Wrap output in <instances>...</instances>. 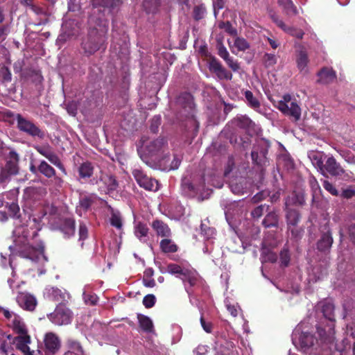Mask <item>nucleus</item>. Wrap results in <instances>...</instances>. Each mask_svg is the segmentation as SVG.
Returning <instances> with one entry per match:
<instances>
[{
  "label": "nucleus",
  "instance_id": "24",
  "mask_svg": "<svg viewBox=\"0 0 355 355\" xmlns=\"http://www.w3.org/2000/svg\"><path fill=\"white\" fill-rule=\"evenodd\" d=\"M177 103L188 113L191 112L195 106L193 96L189 93H183L180 95Z\"/></svg>",
  "mask_w": 355,
  "mask_h": 355
},
{
  "label": "nucleus",
  "instance_id": "20",
  "mask_svg": "<svg viewBox=\"0 0 355 355\" xmlns=\"http://www.w3.org/2000/svg\"><path fill=\"white\" fill-rule=\"evenodd\" d=\"M44 295L46 298L56 302L65 301L66 297H68L66 292H62L60 289L55 287L46 288Z\"/></svg>",
  "mask_w": 355,
  "mask_h": 355
},
{
  "label": "nucleus",
  "instance_id": "23",
  "mask_svg": "<svg viewBox=\"0 0 355 355\" xmlns=\"http://www.w3.org/2000/svg\"><path fill=\"white\" fill-rule=\"evenodd\" d=\"M272 21L283 31L286 33L296 37L297 38L301 39L303 37L304 33L301 30H298L292 27L286 26L284 21L279 19L277 15H271Z\"/></svg>",
  "mask_w": 355,
  "mask_h": 355
},
{
  "label": "nucleus",
  "instance_id": "6",
  "mask_svg": "<svg viewBox=\"0 0 355 355\" xmlns=\"http://www.w3.org/2000/svg\"><path fill=\"white\" fill-rule=\"evenodd\" d=\"M292 340L298 350L307 353L314 345L316 339L311 333L302 331L301 326H297L293 333Z\"/></svg>",
  "mask_w": 355,
  "mask_h": 355
},
{
  "label": "nucleus",
  "instance_id": "42",
  "mask_svg": "<svg viewBox=\"0 0 355 355\" xmlns=\"http://www.w3.org/2000/svg\"><path fill=\"white\" fill-rule=\"evenodd\" d=\"M201 234L203 235L205 239H211L214 238L216 232L215 230L212 227H208L205 223H202L200 225Z\"/></svg>",
  "mask_w": 355,
  "mask_h": 355
},
{
  "label": "nucleus",
  "instance_id": "26",
  "mask_svg": "<svg viewBox=\"0 0 355 355\" xmlns=\"http://www.w3.org/2000/svg\"><path fill=\"white\" fill-rule=\"evenodd\" d=\"M152 227L157 236L168 237L171 235V230L168 225L161 220H155L152 223Z\"/></svg>",
  "mask_w": 355,
  "mask_h": 355
},
{
  "label": "nucleus",
  "instance_id": "34",
  "mask_svg": "<svg viewBox=\"0 0 355 355\" xmlns=\"http://www.w3.org/2000/svg\"><path fill=\"white\" fill-rule=\"evenodd\" d=\"M37 170L48 178H52L55 175V169L45 161H42L40 162Z\"/></svg>",
  "mask_w": 355,
  "mask_h": 355
},
{
  "label": "nucleus",
  "instance_id": "32",
  "mask_svg": "<svg viewBox=\"0 0 355 355\" xmlns=\"http://www.w3.org/2000/svg\"><path fill=\"white\" fill-rule=\"evenodd\" d=\"M61 230L67 237L73 236L75 233V221L72 218H67L63 221Z\"/></svg>",
  "mask_w": 355,
  "mask_h": 355
},
{
  "label": "nucleus",
  "instance_id": "35",
  "mask_svg": "<svg viewBox=\"0 0 355 355\" xmlns=\"http://www.w3.org/2000/svg\"><path fill=\"white\" fill-rule=\"evenodd\" d=\"M140 327L146 332H151L153 330V324L151 319L143 315H138Z\"/></svg>",
  "mask_w": 355,
  "mask_h": 355
},
{
  "label": "nucleus",
  "instance_id": "58",
  "mask_svg": "<svg viewBox=\"0 0 355 355\" xmlns=\"http://www.w3.org/2000/svg\"><path fill=\"white\" fill-rule=\"evenodd\" d=\"M265 209H266V206L265 205H260V206L256 207L252 211V216L254 218H259L260 216H261L263 215Z\"/></svg>",
  "mask_w": 355,
  "mask_h": 355
},
{
  "label": "nucleus",
  "instance_id": "21",
  "mask_svg": "<svg viewBox=\"0 0 355 355\" xmlns=\"http://www.w3.org/2000/svg\"><path fill=\"white\" fill-rule=\"evenodd\" d=\"M296 63L300 72L306 73L308 72L309 58L304 47L301 46L296 54Z\"/></svg>",
  "mask_w": 355,
  "mask_h": 355
},
{
  "label": "nucleus",
  "instance_id": "37",
  "mask_svg": "<svg viewBox=\"0 0 355 355\" xmlns=\"http://www.w3.org/2000/svg\"><path fill=\"white\" fill-rule=\"evenodd\" d=\"M278 216L275 212L268 213L263 220V225L266 227L277 226Z\"/></svg>",
  "mask_w": 355,
  "mask_h": 355
},
{
  "label": "nucleus",
  "instance_id": "45",
  "mask_svg": "<svg viewBox=\"0 0 355 355\" xmlns=\"http://www.w3.org/2000/svg\"><path fill=\"white\" fill-rule=\"evenodd\" d=\"M156 302L155 296L153 294L146 295L143 299V304L146 308H152Z\"/></svg>",
  "mask_w": 355,
  "mask_h": 355
},
{
  "label": "nucleus",
  "instance_id": "25",
  "mask_svg": "<svg viewBox=\"0 0 355 355\" xmlns=\"http://www.w3.org/2000/svg\"><path fill=\"white\" fill-rule=\"evenodd\" d=\"M318 81L322 84L330 83L336 78L335 72L331 69L329 68H324L320 70L318 73Z\"/></svg>",
  "mask_w": 355,
  "mask_h": 355
},
{
  "label": "nucleus",
  "instance_id": "53",
  "mask_svg": "<svg viewBox=\"0 0 355 355\" xmlns=\"http://www.w3.org/2000/svg\"><path fill=\"white\" fill-rule=\"evenodd\" d=\"M218 55L223 60L227 59L230 56L229 52L227 51L226 47L224 46L221 43L218 44Z\"/></svg>",
  "mask_w": 355,
  "mask_h": 355
},
{
  "label": "nucleus",
  "instance_id": "17",
  "mask_svg": "<svg viewBox=\"0 0 355 355\" xmlns=\"http://www.w3.org/2000/svg\"><path fill=\"white\" fill-rule=\"evenodd\" d=\"M16 300L19 306L25 310L33 311L37 305L36 298L28 293H19Z\"/></svg>",
  "mask_w": 355,
  "mask_h": 355
},
{
  "label": "nucleus",
  "instance_id": "41",
  "mask_svg": "<svg viewBox=\"0 0 355 355\" xmlns=\"http://www.w3.org/2000/svg\"><path fill=\"white\" fill-rule=\"evenodd\" d=\"M249 46V44L245 39L236 37L234 39L232 47L236 48L239 51H244L248 49Z\"/></svg>",
  "mask_w": 355,
  "mask_h": 355
},
{
  "label": "nucleus",
  "instance_id": "46",
  "mask_svg": "<svg viewBox=\"0 0 355 355\" xmlns=\"http://www.w3.org/2000/svg\"><path fill=\"white\" fill-rule=\"evenodd\" d=\"M228 67L234 72L239 71L240 69V64L237 60H234L232 58L229 56L227 59L224 60Z\"/></svg>",
  "mask_w": 355,
  "mask_h": 355
},
{
  "label": "nucleus",
  "instance_id": "18",
  "mask_svg": "<svg viewBox=\"0 0 355 355\" xmlns=\"http://www.w3.org/2000/svg\"><path fill=\"white\" fill-rule=\"evenodd\" d=\"M276 245V243H270L268 238H266L262 244L261 260L263 262H271L276 261L277 257V254L272 252L268 247H272Z\"/></svg>",
  "mask_w": 355,
  "mask_h": 355
},
{
  "label": "nucleus",
  "instance_id": "63",
  "mask_svg": "<svg viewBox=\"0 0 355 355\" xmlns=\"http://www.w3.org/2000/svg\"><path fill=\"white\" fill-rule=\"evenodd\" d=\"M347 334L350 336L355 338V322H352L351 324H347Z\"/></svg>",
  "mask_w": 355,
  "mask_h": 355
},
{
  "label": "nucleus",
  "instance_id": "54",
  "mask_svg": "<svg viewBox=\"0 0 355 355\" xmlns=\"http://www.w3.org/2000/svg\"><path fill=\"white\" fill-rule=\"evenodd\" d=\"M280 260L281 263L284 266H287L289 261H290V256L288 251L287 250H284L280 253Z\"/></svg>",
  "mask_w": 355,
  "mask_h": 355
},
{
  "label": "nucleus",
  "instance_id": "36",
  "mask_svg": "<svg viewBox=\"0 0 355 355\" xmlns=\"http://www.w3.org/2000/svg\"><path fill=\"white\" fill-rule=\"evenodd\" d=\"M78 172L81 178H87L92 176L93 173V167L90 163L85 162L80 165Z\"/></svg>",
  "mask_w": 355,
  "mask_h": 355
},
{
  "label": "nucleus",
  "instance_id": "31",
  "mask_svg": "<svg viewBox=\"0 0 355 355\" xmlns=\"http://www.w3.org/2000/svg\"><path fill=\"white\" fill-rule=\"evenodd\" d=\"M309 157L319 171H322L324 165V154L322 153L310 152L309 153Z\"/></svg>",
  "mask_w": 355,
  "mask_h": 355
},
{
  "label": "nucleus",
  "instance_id": "40",
  "mask_svg": "<svg viewBox=\"0 0 355 355\" xmlns=\"http://www.w3.org/2000/svg\"><path fill=\"white\" fill-rule=\"evenodd\" d=\"M110 223L112 226L115 227L117 229H121L122 227L123 223L121 216L119 212L114 211H112L110 217Z\"/></svg>",
  "mask_w": 355,
  "mask_h": 355
},
{
  "label": "nucleus",
  "instance_id": "43",
  "mask_svg": "<svg viewBox=\"0 0 355 355\" xmlns=\"http://www.w3.org/2000/svg\"><path fill=\"white\" fill-rule=\"evenodd\" d=\"M144 7L148 12H154L159 5L158 0H145Z\"/></svg>",
  "mask_w": 355,
  "mask_h": 355
},
{
  "label": "nucleus",
  "instance_id": "52",
  "mask_svg": "<svg viewBox=\"0 0 355 355\" xmlns=\"http://www.w3.org/2000/svg\"><path fill=\"white\" fill-rule=\"evenodd\" d=\"M0 73L4 82H10L12 79V75L8 67H2L0 69Z\"/></svg>",
  "mask_w": 355,
  "mask_h": 355
},
{
  "label": "nucleus",
  "instance_id": "22",
  "mask_svg": "<svg viewBox=\"0 0 355 355\" xmlns=\"http://www.w3.org/2000/svg\"><path fill=\"white\" fill-rule=\"evenodd\" d=\"M149 229L146 223L135 222L134 225L135 236L142 243H147L149 238Z\"/></svg>",
  "mask_w": 355,
  "mask_h": 355
},
{
  "label": "nucleus",
  "instance_id": "61",
  "mask_svg": "<svg viewBox=\"0 0 355 355\" xmlns=\"http://www.w3.org/2000/svg\"><path fill=\"white\" fill-rule=\"evenodd\" d=\"M103 6L107 8H114L119 4L120 0H101Z\"/></svg>",
  "mask_w": 355,
  "mask_h": 355
},
{
  "label": "nucleus",
  "instance_id": "30",
  "mask_svg": "<svg viewBox=\"0 0 355 355\" xmlns=\"http://www.w3.org/2000/svg\"><path fill=\"white\" fill-rule=\"evenodd\" d=\"M166 164L164 162H161L159 164L164 166V168L166 170H175L177 169L181 162L180 158L177 155H173V159H171L169 153L166 155V157L165 159Z\"/></svg>",
  "mask_w": 355,
  "mask_h": 355
},
{
  "label": "nucleus",
  "instance_id": "27",
  "mask_svg": "<svg viewBox=\"0 0 355 355\" xmlns=\"http://www.w3.org/2000/svg\"><path fill=\"white\" fill-rule=\"evenodd\" d=\"M100 182L105 185V192H110L116 190L118 184L115 178L110 175L102 174L100 178Z\"/></svg>",
  "mask_w": 355,
  "mask_h": 355
},
{
  "label": "nucleus",
  "instance_id": "39",
  "mask_svg": "<svg viewBox=\"0 0 355 355\" xmlns=\"http://www.w3.org/2000/svg\"><path fill=\"white\" fill-rule=\"evenodd\" d=\"M245 97L248 102V104L253 109L257 110L260 106V103L257 98H255L253 94L250 91L245 92Z\"/></svg>",
  "mask_w": 355,
  "mask_h": 355
},
{
  "label": "nucleus",
  "instance_id": "12",
  "mask_svg": "<svg viewBox=\"0 0 355 355\" xmlns=\"http://www.w3.org/2000/svg\"><path fill=\"white\" fill-rule=\"evenodd\" d=\"M132 175L139 185L146 190L156 191L159 189L158 182L156 180L147 176L140 169L135 168L132 171Z\"/></svg>",
  "mask_w": 355,
  "mask_h": 355
},
{
  "label": "nucleus",
  "instance_id": "11",
  "mask_svg": "<svg viewBox=\"0 0 355 355\" xmlns=\"http://www.w3.org/2000/svg\"><path fill=\"white\" fill-rule=\"evenodd\" d=\"M48 318L56 325H66L71 322L72 313L64 305L60 304L53 313L48 315Z\"/></svg>",
  "mask_w": 355,
  "mask_h": 355
},
{
  "label": "nucleus",
  "instance_id": "51",
  "mask_svg": "<svg viewBox=\"0 0 355 355\" xmlns=\"http://www.w3.org/2000/svg\"><path fill=\"white\" fill-rule=\"evenodd\" d=\"M205 8L203 6H196L193 10L194 17L196 19H202L205 14Z\"/></svg>",
  "mask_w": 355,
  "mask_h": 355
},
{
  "label": "nucleus",
  "instance_id": "9",
  "mask_svg": "<svg viewBox=\"0 0 355 355\" xmlns=\"http://www.w3.org/2000/svg\"><path fill=\"white\" fill-rule=\"evenodd\" d=\"M0 314L5 318L8 326L14 332L19 335L28 333L27 327L23 319L19 315L2 306H0Z\"/></svg>",
  "mask_w": 355,
  "mask_h": 355
},
{
  "label": "nucleus",
  "instance_id": "13",
  "mask_svg": "<svg viewBox=\"0 0 355 355\" xmlns=\"http://www.w3.org/2000/svg\"><path fill=\"white\" fill-rule=\"evenodd\" d=\"M35 149L42 155L45 157L49 161L57 166L62 172L67 174L66 170L58 155L52 150L49 145L35 146Z\"/></svg>",
  "mask_w": 355,
  "mask_h": 355
},
{
  "label": "nucleus",
  "instance_id": "64",
  "mask_svg": "<svg viewBox=\"0 0 355 355\" xmlns=\"http://www.w3.org/2000/svg\"><path fill=\"white\" fill-rule=\"evenodd\" d=\"M225 0H214V14L216 15V10L223 8Z\"/></svg>",
  "mask_w": 355,
  "mask_h": 355
},
{
  "label": "nucleus",
  "instance_id": "15",
  "mask_svg": "<svg viewBox=\"0 0 355 355\" xmlns=\"http://www.w3.org/2000/svg\"><path fill=\"white\" fill-rule=\"evenodd\" d=\"M320 172L324 176H326V173H329L332 176H340L345 173V171L334 157H329L325 160L322 171Z\"/></svg>",
  "mask_w": 355,
  "mask_h": 355
},
{
  "label": "nucleus",
  "instance_id": "16",
  "mask_svg": "<svg viewBox=\"0 0 355 355\" xmlns=\"http://www.w3.org/2000/svg\"><path fill=\"white\" fill-rule=\"evenodd\" d=\"M14 343L17 349L21 351L24 355H39L40 354L39 352L35 353L34 351H31L28 345L31 344V339L28 333L15 337Z\"/></svg>",
  "mask_w": 355,
  "mask_h": 355
},
{
  "label": "nucleus",
  "instance_id": "14",
  "mask_svg": "<svg viewBox=\"0 0 355 355\" xmlns=\"http://www.w3.org/2000/svg\"><path fill=\"white\" fill-rule=\"evenodd\" d=\"M17 121L18 128L21 131L24 132L33 137H37L41 139L44 137V132H42L39 129V128H37L31 121L22 117L19 114H18L17 116Z\"/></svg>",
  "mask_w": 355,
  "mask_h": 355
},
{
  "label": "nucleus",
  "instance_id": "47",
  "mask_svg": "<svg viewBox=\"0 0 355 355\" xmlns=\"http://www.w3.org/2000/svg\"><path fill=\"white\" fill-rule=\"evenodd\" d=\"M322 186L327 191H329L331 195L337 196H338V191L336 189V187L330 183L329 181L324 180L322 181Z\"/></svg>",
  "mask_w": 355,
  "mask_h": 355
},
{
  "label": "nucleus",
  "instance_id": "29",
  "mask_svg": "<svg viewBox=\"0 0 355 355\" xmlns=\"http://www.w3.org/2000/svg\"><path fill=\"white\" fill-rule=\"evenodd\" d=\"M68 350L64 355H85L80 344L73 339H69L67 343Z\"/></svg>",
  "mask_w": 355,
  "mask_h": 355
},
{
  "label": "nucleus",
  "instance_id": "59",
  "mask_svg": "<svg viewBox=\"0 0 355 355\" xmlns=\"http://www.w3.org/2000/svg\"><path fill=\"white\" fill-rule=\"evenodd\" d=\"M160 120L161 119L159 116H155L152 120L150 130L154 133L157 132L158 127L160 124Z\"/></svg>",
  "mask_w": 355,
  "mask_h": 355
},
{
  "label": "nucleus",
  "instance_id": "8",
  "mask_svg": "<svg viewBox=\"0 0 355 355\" xmlns=\"http://www.w3.org/2000/svg\"><path fill=\"white\" fill-rule=\"evenodd\" d=\"M276 107L284 114L292 117L295 121L301 117V108L297 100L289 94L284 95Z\"/></svg>",
  "mask_w": 355,
  "mask_h": 355
},
{
  "label": "nucleus",
  "instance_id": "5",
  "mask_svg": "<svg viewBox=\"0 0 355 355\" xmlns=\"http://www.w3.org/2000/svg\"><path fill=\"white\" fill-rule=\"evenodd\" d=\"M182 186L184 191L189 196L194 197L199 194L198 199L200 200L207 198L211 193L209 189H205L203 177L194 179L191 182L184 179L182 181Z\"/></svg>",
  "mask_w": 355,
  "mask_h": 355
},
{
  "label": "nucleus",
  "instance_id": "60",
  "mask_svg": "<svg viewBox=\"0 0 355 355\" xmlns=\"http://www.w3.org/2000/svg\"><path fill=\"white\" fill-rule=\"evenodd\" d=\"M208 351L206 345H198L193 351L195 355H205Z\"/></svg>",
  "mask_w": 355,
  "mask_h": 355
},
{
  "label": "nucleus",
  "instance_id": "57",
  "mask_svg": "<svg viewBox=\"0 0 355 355\" xmlns=\"http://www.w3.org/2000/svg\"><path fill=\"white\" fill-rule=\"evenodd\" d=\"M265 62L268 66L274 65L277 62V58L274 54L267 53L265 55Z\"/></svg>",
  "mask_w": 355,
  "mask_h": 355
},
{
  "label": "nucleus",
  "instance_id": "28",
  "mask_svg": "<svg viewBox=\"0 0 355 355\" xmlns=\"http://www.w3.org/2000/svg\"><path fill=\"white\" fill-rule=\"evenodd\" d=\"M333 238L329 229L324 232L321 236V239L318 242V248L320 251H324L328 250L332 245Z\"/></svg>",
  "mask_w": 355,
  "mask_h": 355
},
{
  "label": "nucleus",
  "instance_id": "49",
  "mask_svg": "<svg viewBox=\"0 0 355 355\" xmlns=\"http://www.w3.org/2000/svg\"><path fill=\"white\" fill-rule=\"evenodd\" d=\"M13 349L12 346L9 342L4 340L0 346V352L4 355H8Z\"/></svg>",
  "mask_w": 355,
  "mask_h": 355
},
{
  "label": "nucleus",
  "instance_id": "50",
  "mask_svg": "<svg viewBox=\"0 0 355 355\" xmlns=\"http://www.w3.org/2000/svg\"><path fill=\"white\" fill-rule=\"evenodd\" d=\"M216 76L220 78V79H225V80H232V74L228 71L225 68H224L223 67H222V69L216 73Z\"/></svg>",
  "mask_w": 355,
  "mask_h": 355
},
{
  "label": "nucleus",
  "instance_id": "2",
  "mask_svg": "<svg viewBox=\"0 0 355 355\" xmlns=\"http://www.w3.org/2000/svg\"><path fill=\"white\" fill-rule=\"evenodd\" d=\"M140 143L141 145L138 148L139 153L143 152L154 160L159 163L164 162L166 164L165 159L169 152L167 142L164 138H159L150 141L142 138Z\"/></svg>",
  "mask_w": 355,
  "mask_h": 355
},
{
  "label": "nucleus",
  "instance_id": "55",
  "mask_svg": "<svg viewBox=\"0 0 355 355\" xmlns=\"http://www.w3.org/2000/svg\"><path fill=\"white\" fill-rule=\"evenodd\" d=\"M79 239L85 240L87 237V227L83 223H80L79 225Z\"/></svg>",
  "mask_w": 355,
  "mask_h": 355
},
{
  "label": "nucleus",
  "instance_id": "62",
  "mask_svg": "<svg viewBox=\"0 0 355 355\" xmlns=\"http://www.w3.org/2000/svg\"><path fill=\"white\" fill-rule=\"evenodd\" d=\"M200 323H201L202 327L203 328V329L206 332H207V333L211 332V329H212V324H211V323L206 322L204 320L202 317H201V318H200Z\"/></svg>",
  "mask_w": 355,
  "mask_h": 355
},
{
  "label": "nucleus",
  "instance_id": "19",
  "mask_svg": "<svg viewBox=\"0 0 355 355\" xmlns=\"http://www.w3.org/2000/svg\"><path fill=\"white\" fill-rule=\"evenodd\" d=\"M44 345L49 352L55 354L60 348V340L54 333H47L44 337Z\"/></svg>",
  "mask_w": 355,
  "mask_h": 355
},
{
  "label": "nucleus",
  "instance_id": "48",
  "mask_svg": "<svg viewBox=\"0 0 355 355\" xmlns=\"http://www.w3.org/2000/svg\"><path fill=\"white\" fill-rule=\"evenodd\" d=\"M86 288H87V286H85L84 288V291L83 293V299H84L85 302L87 304H95L97 302V296L95 295H87L86 293V291H87Z\"/></svg>",
  "mask_w": 355,
  "mask_h": 355
},
{
  "label": "nucleus",
  "instance_id": "10",
  "mask_svg": "<svg viewBox=\"0 0 355 355\" xmlns=\"http://www.w3.org/2000/svg\"><path fill=\"white\" fill-rule=\"evenodd\" d=\"M321 309L323 315L329 321V324L324 329L318 327V331L322 337H331L334 334V304L330 302H324L322 303Z\"/></svg>",
  "mask_w": 355,
  "mask_h": 355
},
{
  "label": "nucleus",
  "instance_id": "44",
  "mask_svg": "<svg viewBox=\"0 0 355 355\" xmlns=\"http://www.w3.org/2000/svg\"><path fill=\"white\" fill-rule=\"evenodd\" d=\"M225 304L227 307V309L232 316L236 317L238 315L241 311V309L239 307L237 304H231L228 299L225 300Z\"/></svg>",
  "mask_w": 355,
  "mask_h": 355
},
{
  "label": "nucleus",
  "instance_id": "1",
  "mask_svg": "<svg viewBox=\"0 0 355 355\" xmlns=\"http://www.w3.org/2000/svg\"><path fill=\"white\" fill-rule=\"evenodd\" d=\"M13 234L14 244L9 246L12 254H19L39 266H43L47 261L42 242L37 243L35 241L37 235L35 231H33L31 234L29 230L22 226L17 227Z\"/></svg>",
  "mask_w": 355,
  "mask_h": 355
},
{
  "label": "nucleus",
  "instance_id": "33",
  "mask_svg": "<svg viewBox=\"0 0 355 355\" xmlns=\"http://www.w3.org/2000/svg\"><path fill=\"white\" fill-rule=\"evenodd\" d=\"M280 6L283 8L287 15L293 16L297 14V10L292 0H278Z\"/></svg>",
  "mask_w": 355,
  "mask_h": 355
},
{
  "label": "nucleus",
  "instance_id": "4",
  "mask_svg": "<svg viewBox=\"0 0 355 355\" xmlns=\"http://www.w3.org/2000/svg\"><path fill=\"white\" fill-rule=\"evenodd\" d=\"M303 202L304 198L302 194H294L293 196L286 198L285 202V205L287 209L286 219L288 230L295 237H297L300 233V232L295 227L300 220V215L296 210L289 209L288 207L293 204L302 205Z\"/></svg>",
  "mask_w": 355,
  "mask_h": 355
},
{
  "label": "nucleus",
  "instance_id": "3",
  "mask_svg": "<svg viewBox=\"0 0 355 355\" xmlns=\"http://www.w3.org/2000/svg\"><path fill=\"white\" fill-rule=\"evenodd\" d=\"M107 21H103L99 28L90 31L89 36L82 43V48L87 55H92L99 50L105 41Z\"/></svg>",
  "mask_w": 355,
  "mask_h": 355
},
{
  "label": "nucleus",
  "instance_id": "56",
  "mask_svg": "<svg viewBox=\"0 0 355 355\" xmlns=\"http://www.w3.org/2000/svg\"><path fill=\"white\" fill-rule=\"evenodd\" d=\"M221 64L216 60H213L209 64V69L216 74L222 69Z\"/></svg>",
  "mask_w": 355,
  "mask_h": 355
},
{
  "label": "nucleus",
  "instance_id": "7",
  "mask_svg": "<svg viewBox=\"0 0 355 355\" xmlns=\"http://www.w3.org/2000/svg\"><path fill=\"white\" fill-rule=\"evenodd\" d=\"M166 272L176 275L184 283L188 282L191 286H194L198 279L197 272L190 266H183L175 263H170L167 266Z\"/></svg>",
  "mask_w": 355,
  "mask_h": 355
},
{
  "label": "nucleus",
  "instance_id": "38",
  "mask_svg": "<svg viewBox=\"0 0 355 355\" xmlns=\"http://www.w3.org/2000/svg\"><path fill=\"white\" fill-rule=\"evenodd\" d=\"M160 248L164 252H175L178 250L177 245L170 239H163L160 243Z\"/></svg>",
  "mask_w": 355,
  "mask_h": 355
}]
</instances>
